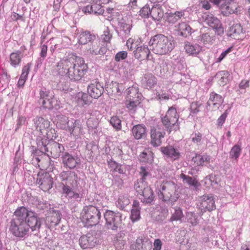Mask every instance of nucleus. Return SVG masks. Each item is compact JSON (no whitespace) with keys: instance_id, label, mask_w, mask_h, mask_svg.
Listing matches in <instances>:
<instances>
[{"instance_id":"nucleus-4","label":"nucleus","mask_w":250,"mask_h":250,"mask_svg":"<svg viewBox=\"0 0 250 250\" xmlns=\"http://www.w3.org/2000/svg\"><path fill=\"white\" fill-rule=\"evenodd\" d=\"M159 198L165 201L175 202L179 197V191L176 185L172 181L163 183L158 188Z\"/></svg>"},{"instance_id":"nucleus-27","label":"nucleus","mask_w":250,"mask_h":250,"mask_svg":"<svg viewBox=\"0 0 250 250\" xmlns=\"http://www.w3.org/2000/svg\"><path fill=\"white\" fill-rule=\"evenodd\" d=\"M72 119L69 120L68 117L63 115H58L55 119L56 126L58 128L67 131L70 127L69 123L72 122Z\"/></svg>"},{"instance_id":"nucleus-37","label":"nucleus","mask_w":250,"mask_h":250,"mask_svg":"<svg viewBox=\"0 0 250 250\" xmlns=\"http://www.w3.org/2000/svg\"><path fill=\"white\" fill-rule=\"evenodd\" d=\"M52 95L53 94L45 88H43L40 90L39 102L40 104L42 105L43 107H51L49 103H45V101H46L48 98L52 97Z\"/></svg>"},{"instance_id":"nucleus-55","label":"nucleus","mask_w":250,"mask_h":250,"mask_svg":"<svg viewBox=\"0 0 250 250\" xmlns=\"http://www.w3.org/2000/svg\"><path fill=\"white\" fill-rule=\"evenodd\" d=\"M111 125L117 130L121 129V120L117 116L112 117L110 121Z\"/></svg>"},{"instance_id":"nucleus-20","label":"nucleus","mask_w":250,"mask_h":250,"mask_svg":"<svg viewBox=\"0 0 250 250\" xmlns=\"http://www.w3.org/2000/svg\"><path fill=\"white\" fill-rule=\"evenodd\" d=\"M97 243V239L95 235L90 233L81 236L79 239V244L83 249L92 248Z\"/></svg>"},{"instance_id":"nucleus-9","label":"nucleus","mask_w":250,"mask_h":250,"mask_svg":"<svg viewBox=\"0 0 250 250\" xmlns=\"http://www.w3.org/2000/svg\"><path fill=\"white\" fill-rule=\"evenodd\" d=\"M35 127L38 131H39L41 136H38L37 139L40 138L52 139L54 136L52 134V131H55L54 129H50V122L46 119L42 117H37L33 120Z\"/></svg>"},{"instance_id":"nucleus-63","label":"nucleus","mask_w":250,"mask_h":250,"mask_svg":"<svg viewBox=\"0 0 250 250\" xmlns=\"http://www.w3.org/2000/svg\"><path fill=\"white\" fill-rule=\"evenodd\" d=\"M86 124L89 129L95 128L98 125V121L95 118H89L86 121Z\"/></svg>"},{"instance_id":"nucleus-26","label":"nucleus","mask_w":250,"mask_h":250,"mask_svg":"<svg viewBox=\"0 0 250 250\" xmlns=\"http://www.w3.org/2000/svg\"><path fill=\"white\" fill-rule=\"evenodd\" d=\"M176 30L177 32V34L179 36L184 37L185 38L188 37V35L195 31L187 23L185 22H182L177 25L176 26Z\"/></svg>"},{"instance_id":"nucleus-23","label":"nucleus","mask_w":250,"mask_h":250,"mask_svg":"<svg viewBox=\"0 0 250 250\" xmlns=\"http://www.w3.org/2000/svg\"><path fill=\"white\" fill-rule=\"evenodd\" d=\"M224 102L223 98L220 95L214 92L210 94L209 100L207 102L208 106L214 110H217Z\"/></svg>"},{"instance_id":"nucleus-32","label":"nucleus","mask_w":250,"mask_h":250,"mask_svg":"<svg viewBox=\"0 0 250 250\" xmlns=\"http://www.w3.org/2000/svg\"><path fill=\"white\" fill-rule=\"evenodd\" d=\"M184 48L187 54L193 56H197L202 50V47L198 44L189 42L185 43Z\"/></svg>"},{"instance_id":"nucleus-2","label":"nucleus","mask_w":250,"mask_h":250,"mask_svg":"<svg viewBox=\"0 0 250 250\" xmlns=\"http://www.w3.org/2000/svg\"><path fill=\"white\" fill-rule=\"evenodd\" d=\"M15 218H13L10 226V231L16 237L22 238L28 234L29 232L28 226L26 221L23 219L25 212L21 213L18 208L14 212Z\"/></svg>"},{"instance_id":"nucleus-29","label":"nucleus","mask_w":250,"mask_h":250,"mask_svg":"<svg viewBox=\"0 0 250 250\" xmlns=\"http://www.w3.org/2000/svg\"><path fill=\"white\" fill-rule=\"evenodd\" d=\"M74 101L80 106L89 104L91 102L90 97L87 94L82 92L76 94L74 97Z\"/></svg>"},{"instance_id":"nucleus-21","label":"nucleus","mask_w":250,"mask_h":250,"mask_svg":"<svg viewBox=\"0 0 250 250\" xmlns=\"http://www.w3.org/2000/svg\"><path fill=\"white\" fill-rule=\"evenodd\" d=\"M61 159L64 167L70 169L75 168L79 163L77 157L66 152L62 154Z\"/></svg>"},{"instance_id":"nucleus-50","label":"nucleus","mask_w":250,"mask_h":250,"mask_svg":"<svg viewBox=\"0 0 250 250\" xmlns=\"http://www.w3.org/2000/svg\"><path fill=\"white\" fill-rule=\"evenodd\" d=\"M45 103H49L51 107H43L44 108L51 109L53 108L59 109L60 107V102L58 101L57 98L54 97L53 95H52V97L48 98L45 101Z\"/></svg>"},{"instance_id":"nucleus-33","label":"nucleus","mask_w":250,"mask_h":250,"mask_svg":"<svg viewBox=\"0 0 250 250\" xmlns=\"http://www.w3.org/2000/svg\"><path fill=\"white\" fill-rule=\"evenodd\" d=\"M119 34L120 36L126 37L130 35L132 25L127 23L124 19H122L118 23Z\"/></svg>"},{"instance_id":"nucleus-7","label":"nucleus","mask_w":250,"mask_h":250,"mask_svg":"<svg viewBox=\"0 0 250 250\" xmlns=\"http://www.w3.org/2000/svg\"><path fill=\"white\" fill-rule=\"evenodd\" d=\"M87 69L86 64L82 58L76 57L69 71L68 78L72 81L80 80L85 74Z\"/></svg>"},{"instance_id":"nucleus-25","label":"nucleus","mask_w":250,"mask_h":250,"mask_svg":"<svg viewBox=\"0 0 250 250\" xmlns=\"http://www.w3.org/2000/svg\"><path fill=\"white\" fill-rule=\"evenodd\" d=\"M244 34L243 28L239 23L232 24L228 31V36L234 39H239Z\"/></svg>"},{"instance_id":"nucleus-43","label":"nucleus","mask_w":250,"mask_h":250,"mask_svg":"<svg viewBox=\"0 0 250 250\" xmlns=\"http://www.w3.org/2000/svg\"><path fill=\"white\" fill-rule=\"evenodd\" d=\"M125 242V234L123 232L118 233L113 240L114 245L119 250L124 248Z\"/></svg>"},{"instance_id":"nucleus-14","label":"nucleus","mask_w":250,"mask_h":250,"mask_svg":"<svg viewBox=\"0 0 250 250\" xmlns=\"http://www.w3.org/2000/svg\"><path fill=\"white\" fill-rule=\"evenodd\" d=\"M203 18L207 25L215 30V32L218 35L221 36L223 34L224 30L222 23L217 17L211 13H205Z\"/></svg>"},{"instance_id":"nucleus-47","label":"nucleus","mask_w":250,"mask_h":250,"mask_svg":"<svg viewBox=\"0 0 250 250\" xmlns=\"http://www.w3.org/2000/svg\"><path fill=\"white\" fill-rule=\"evenodd\" d=\"M185 15L184 11H176L175 13H170L167 16V20L168 22L175 23Z\"/></svg>"},{"instance_id":"nucleus-40","label":"nucleus","mask_w":250,"mask_h":250,"mask_svg":"<svg viewBox=\"0 0 250 250\" xmlns=\"http://www.w3.org/2000/svg\"><path fill=\"white\" fill-rule=\"evenodd\" d=\"M150 16L152 19L159 21L164 16V11L160 4L153 5L151 8Z\"/></svg>"},{"instance_id":"nucleus-28","label":"nucleus","mask_w":250,"mask_h":250,"mask_svg":"<svg viewBox=\"0 0 250 250\" xmlns=\"http://www.w3.org/2000/svg\"><path fill=\"white\" fill-rule=\"evenodd\" d=\"M134 54L136 58L140 61H143L148 59L150 51L147 46L141 45L136 48L134 51Z\"/></svg>"},{"instance_id":"nucleus-10","label":"nucleus","mask_w":250,"mask_h":250,"mask_svg":"<svg viewBox=\"0 0 250 250\" xmlns=\"http://www.w3.org/2000/svg\"><path fill=\"white\" fill-rule=\"evenodd\" d=\"M21 213L25 212L23 219L26 221L28 226V229L30 228L32 231L39 230L41 226L40 218L38 217L36 213L29 210L24 207L18 208Z\"/></svg>"},{"instance_id":"nucleus-24","label":"nucleus","mask_w":250,"mask_h":250,"mask_svg":"<svg viewBox=\"0 0 250 250\" xmlns=\"http://www.w3.org/2000/svg\"><path fill=\"white\" fill-rule=\"evenodd\" d=\"M88 51L92 55H103L106 53L107 48L104 45H102L100 42H96L89 45Z\"/></svg>"},{"instance_id":"nucleus-8","label":"nucleus","mask_w":250,"mask_h":250,"mask_svg":"<svg viewBox=\"0 0 250 250\" xmlns=\"http://www.w3.org/2000/svg\"><path fill=\"white\" fill-rule=\"evenodd\" d=\"M134 188L142 203L147 204L153 201L155 198L154 192L147 183H135Z\"/></svg>"},{"instance_id":"nucleus-41","label":"nucleus","mask_w":250,"mask_h":250,"mask_svg":"<svg viewBox=\"0 0 250 250\" xmlns=\"http://www.w3.org/2000/svg\"><path fill=\"white\" fill-rule=\"evenodd\" d=\"M95 38V36L91 34L89 31H82L79 35L78 42L82 44H85L89 42L94 41Z\"/></svg>"},{"instance_id":"nucleus-36","label":"nucleus","mask_w":250,"mask_h":250,"mask_svg":"<svg viewBox=\"0 0 250 250\" xmlns=\"http://www.w3.org/2000/svg\"><path fill=\"white\" fill-rule=\"evenodd\" d=\"M61 214L58 210L50 212L46 218V223H49L51 226L57 225L61 220Z\"/></svg>"},{"instance_id":"nucleus-5","label":"nucleus","mask_w":250,"mask_h":250,"mask_svg":"<svg viewBox=\"0 0 250 250\" xmlns=\"http://www.w3.org/2000/svg\"><path fill=\"white\" fill-rule=\"evenodd\" d=\"M100 218V210L94 206L84 207L81 213L82 221L87 227L96 225L99 223Z\"/></svg>"},{"instance_id":"nucleus-16","label":"nucleus","mask_w":250,"mask_h":250,"mask_svg":"<svg viewBox=\"0 0 250 250\" xmlns=\"http://www.w3.org/2000/svg\"><path fill=\"white\" fill-rule=\"evenodd\" d=\"M165 131L160 125L152 127L150 130L151 144L155 147L160 146L162 143V139L165 135Z\"/></svg>"},{"instance_id":"nucleus-34","label":"nucleus","mask_w":250,"mask_h":250,"mask_svg":"<svg viewBox=\"0 0 250 250\" xmlns=\"http://www.w3.org/2000/svg\"><path fill=\"white\" fill-rule=\"evenodd\" d=\"M161 152L173 160L177 159L180 156V153L178 149L171 146L162 147L160 148Z\"/></svg>"},{"instance_id":"nucleus-3","label":"nucleus","mask_w":250,"mask_h":250,"mask_svg":"<svg viewBox=\"0 0 250 250\" xmlns=\"http://www.w3.org/2000/svg\"><path fill=\"white\" fill-rule=\"evenodd\" d=\"M40 138L38 139V147L42 153H45L48 156L54 159L59 158L61 153L64 150V146L56 142H51L48 143V139L45 138Z\"/></svg>"},{"instance_id":"nucleus-1","label":"nucleus","mask_w":250,"mask_h":250,"mask_svg":"<svg viewBox=\"0 0 250 250\" xmlns=\"http://www.w3.org/2000/svg\"><path fill=\"white\" fill-rule=\"evenodd\" d=\"M149 44L152 51L156 54L165 55L171 52L175 47V42L170 38L161 34L152 37Z\"/></svg>"},{"instance_id":"nucleus-35","label":"nucleus","mask_w":250,"mask_h":250,"mask_svg":"<svg viewBox=\"0 0 250 250\" xmlns=\"http://www.w3.org/2000/svg\"><path fill=\"white\" fill-rule=\"evenodd\" d=\"M157 83L156 77L152 74H146L142 80V83L144 87L151 88Z\"/></svg>"},{"instance_id":"nucleus-54","label":"nucleus","mask_w":250,"mask_h":250,"mask_svg":"<svg viewBox=\"0 0 250 250\" xmlns=\"http://www.w3.org/2000/svg\"><path fill=\"white\" fill-rule=\"evenodd\" d=\"M140 103L139 100L129 99L126 98L125 105L129 110H134Z\"/></svg>"},{"instance_id":"nucleus-19","label":"nucleus","mask_w":250,"mask_h":250,"mask_svg":"<svg viewBox=\"0 0 250 250\" xmlns=\"http://www.w3.org/2000/svg\"><path fill=\"white\" fill-rule=\"evenodd\" d=\"M70 127L67 131L75 139H78L84 134V129L81 122L79 120L72 119Z\"/></svg>"},{"instance_id":"nucleus-51","label":"nucleus","mask_w":250,"mask_h":250,"mask_svg":"<svg viewBox=\"0 0 250 250\" xmlns=\"http://www.w3.org/2000/svg\"><path fill=\"white\" fill-rule=\"evenodd\" d=\"M82 197V194L78 193L72 189L65 198L71 202H80Z\"/></svg>"},{"instance_id":"nucleus-12","label":"nucleus","mask_w":250,"mask_h":250,"mask_svg":"<svg viewBox=\"0 0 250 250\" xmlns=\"http://www.w3.org/2000/svg\"><path fill=\"white\" fill-rule=\"evenodd\" d=\"M197 207L202 213L215 209L214 199L211 195H204L197 199Z\"/></svg>"},{"instance_id":"nucleus-6","label":"nucleus","mask_w":250,"mask_h":250,"mask_svg":"<svg viewBox=\"0 0 250 250\" xmlns=\"http://www.w3.org/2000/svg\"><path fill=\"white\" fill-rule=\"evenodd\" d=\"M179 118L176 109L173 107L169 108L165 116L161 118L163 125L169 133L173 130L176 131L179 129Z\"/></svg>"},{"instance_id":"nucleus-13","label":"nucleus","mask_w":250,"mask_h":250,"mask_svg":"<svg viewBox=\"0 0 250 250\" xmlns=\"http://www.w3.org/2000/svg\"><path fill=\"white\" fill-rule=\"evenodd\" d=\"M75 59V56L70 55L68 57L61 60L58 63L55 69L57 72V74L61 76L67 75L68 76L70 67L73 64Z\"/></svg>"},{"instance_id":"nucleus-11","label":"nucleus","mask_w":250,"mask_h":250,"mask_svg":"<svg viewBox=\"0 0 250 250\" xmlns=\"http://www.w3.org/2000/svg\"><path fill=\"white\" fill-rule=\"evenodd\" d=\"M104 217L105 225L108 229L116 230L121 223L122 214L120 212L107 210L104 214Z\"/></svg>"},{"instance_id":"nucleus-44","label":"nucleus","mask_w":250,"mask_h":250,"mask_svg":"<svg viewBox=\"0 0 250 250\" xmlns=\"http://www.w3.org/2000/svg\"><path fill=\"white\" fill-rule=\"evenodd\" d=\"M126 98L133 100H139L141 99L142 94L139 92L138 88L137 86L129 87L127 90Z\"/></svg>"},{"instance_id":"nucleus-31","label":"nucleus","mask_w":250,"mask_h":250,"mask_svg":"<svg viewBox=\"0 0 250 250\" xmlns=\"http://www.w3.org/2000/svg\"><path fill=\"white\" fill-rule=\"evenodd\" d=\"M198 40L205 45H211L215 40V36L211 30L208 29L201 34Z\"/></svg>"},{"instance_id":"nucleus-22","label":"nucleus","mask_w":250,"mask_h":250,"mask_svg":"<svg viewBox=\"0 0 250 250\" xmlns=\"http://www.w3.org/2000/svg\"><path fill=\"white\" fill-rule=\"evenodd\" d=\"M103 91V87L97 82L91 83L87 87V92L90 98H99L102 94Z\"/></svg>"},{"instance_id":"nucleus-53","label":"nucleus","mask_w":250,"mask_h":250,"mask_svg":"<svg viewBox=\"0 0 250 250\" xmlns=\"http://www.w3.org/2000/svg\"><path fill=\"white\" fill-rule=\"evenodd\" d=\"M128 146L126 143L123 142L121 143L119 146H118L116 148H114V152L119 157L122 158L125 152V149Z\"/></svg>"},{"instance_id":"nucleus-56","label":"nucleus","mask_w":250,"mask_h":250,"mask_svg":"<svg viewBox=\"0 0 250 250\" xmlns=\"http://www.w3.org/2000/svg\"><path fill=\"white\" fill-rule=\"evenodd\" d=\"M188 221L193 226L196 225L198 222L199 220L198 216L193 212H189L187 214Z\"/></svg>"},{"instance_id":"nucleus-49","label":"nucleus","mask_w":250,"mask_h":250,"mask_svg":"<svg viewBox=\"0 0 250 250\" xmlns=\"http://www.w3.org/2000/svg\"><path fill=\"white\" fill-rule=\"evenodd\" d=\"M180 177L183 179L184 183H187L189 186L196 188L198 186V183L193 177H190L184 174H181Z\"/></svg>"},{"instance_id":"nucleus-42","label":"nucleus","mask_w":250,"mask_h":250,"mask_svg":"<svg viewBox=\"0 0 250 250\" xmlns=\"http://www.w3.org/2000/svg\"><path fill=\"white\" fill-rule=\"evenodd\" d=\"M140 178L135 183H146V180L151 177L150 169L148 167L141 166L139 171Z\"/></svg>"},{"instance_id":"nucleus-64","label":"nucleus","mask_w":250,"mask_h":250,"mask_svg":"<svg viewBox=\"0 0 250 250\" xmlns=\"http://www.w3.org/2000/svg\"><path fill=\"white\" fill-rule=\"evenodd\" d=\"M111 37L112 35L109 32V29L106 27L104 31V33L101 36V38L104 42H109Z\"/></svg>"},{"instance_id":"nucleus-39","label":"nucleus","mask_w":250,"mask_h":250,"mask_svg":"<svg viewBox=\"0 0 250 250\" xmlns=\"http://www.w3.org/2000/svg\"><path fill=\"white\" fill-rule=\"evenodd\" d=\"M31 65L32 64L31 63H28L23 67L22 69V73L17 83L18 87H22L24 85L25 82L27 80V76L29 74Z\"/></svg>"},{"instance_id":"nucleus-30","label":"nucleus","mask_w":250,"mask_h":250,"mask_svg":"<svg viewBox=\"0 0 250 250\" xmlns=\"http://www.w3.org/2000/svg\"><path fill=\"white\" fill-rule=\"evenodd\" d=\"M146 128L145 125L139 124L133 126L131 132L135 139L139 140L146 136Z\"/></svg>"},{"instance_id":"nucleus-58","label":"nucleus","mask_w":250,"mask_h":250,"mask_svg":"<svg viewBox=\"0 0 250 250\" xmlns=\"http://www.w3.org/2000/svg\"><path fill=\"white\" fill-rule=\"evenodd\" d=\"M183 216L182 210L180 208L175 209V211L170 218L171 221L180 220Z\"/></svg>"},{"instance_id":"nucleus-18","label":"nucleus","mask_w":250,"mask_h":250,"mask_svg":"<svg viewBox=\"0 0 250 250\" xmlns=\"http://www.w3.org/2000/svg\"><path fill=\"white\" fill-rule=\"evenodd\" d=\"M37 183L40 185V188L44 191H46L52 187L53 179L47 172L39 174Z\"/></svg>"},{"instance_id":"nucleus-17","label":"nucleus","mask_w":250,"mask_h":250,"mask_svg":"<svg viewBox=\"0 0 250 250\" xmlns=\"http://www.w3.org/2000/svg\"><path fill=\"white\" fill-rule=\"evenodd\" d=\"M59 178L62 182V185H67L71 186H76L78 182V176L76 173L72 171H63L59 174Z\"/></svg>"},{"instance_id":"nucleus-61","label":"nucleus","mask_w":250,"mask_h":250,"mask_svg":"<svg viewBox=\"0 0 250 250\" xmlns=\"http://www.w3.org/2000/svg\"><path fill=\"white\" fill-rule=\"evenodd\" d=\"M104 12V9L100 3H93V14H97L99 15L103 14Z\"/></svg>"},{"instance_id":"nucleus-48","label":"nucleus","mask_w":250,"mask_h":250,"mask_svg":"<svg viewBox=\"0 0 250 250\" xmlns=\"http://www.w3.org/2000/svg\"><path fill=\"white\" fill-rule=\"evenodd\" d=\"M241 149L240 146L238 145L234 146L231 149L229 152L230 158L232 159V162H237L241 154Z\"/></svg>"},{"instance_id":"nucleus-59","label":"nucleus","mask_w":250,"mask_h":250,"mask_svg":"<svg viewBox=\"0 0 250 250\" xmlns=\"http://www.w3.org/2000/svg\"><path fill=\"white\" fill-rule=\"evenodd\" d=\"M151 14V9L148 5L144 6L140 11V15L143 18H148Z\"/></svg>"},{"instance_id":"nucleus-62","label":"nucleus","mask_w":250,"mask_h":250,"mask_svg":"<svg viewBox=\"0 0 250 250\" xmlns=\"http://www.w3.org/2000/svg\"><path fill=\"white\" fill-rule=\"evenodd\" d=\"M72 189L70 185L65 184L62 185V196L66 198Z\"/></svg>"},{"instance_id":"nucleus-52","label":"nucleus","mask_w":250,"mask_h":250,"mask_svg":"<svg viewBox=\"0 0 250 250\" xmlns=\"http://www.w3.org/2000/svg\"><path fill=\"white\" fill-rule=\"evenodd\" d=\"M108 165L111 169L114 171L118 172L120 174H123L124 173V169L123 168L122 166L117 163L114 161L110 160L108 162Z\"/></svg>"},{"instance_id":"nucleus-38","label":"nucleus","mask_w":250,"mask_h":250,"mask_svg":"<svg viewBox=\"0 0 250 250\" xmlns=\"http://www.w3.org/2000/svg\"><path fill=\"white\" fill-rule=\"evenodd\" d=\"M23 57V53L20 50L12 52L10 55V63L14 67L20 65L21 59Z\"/></svg>"},{"instance_id":"nucleus-45","label":"nucleus","mask_w":250,"mask_h":250,"mask_svg":"<svg viewBox=\"0 0 250 250\" xmlns=\"http://www.w3.org/2000/svg\"><path fill=\"white\" fill-rule=\"evenodd\" d=\"M210 160L211 157L207 154L203 155H196L192 158V161L197 166L203 165L205 163H209L210 161Z\"/></svg>"},{"instance_id":"nucleus-60","label":"nucleus","mask_w":250,"mask_h":250,"mask_svg":"<svg viewBox=\"0 0 250 250\" xmlns=\"http://www.w3.org/2000/svg\"><path fill=\"white\" fill-rule=\"evenodd\" d=\"M130 218L133 222L139 220L140 219V209H131Z\"/></svg>"},{"instance_id":"nucleus-57","label":"nucleus","mask_w":250,"mask_h":250,"mask_svg":"<svg viewBox=\"0 0 250 250\" xmlns=\"http://www.w3.org/2000/svg\"><path fill=\"white\" fill-rule=\"evenodd\" d=\"M139 160L142 162L149 163L152 160V155L146 152H142L139 156Z\"/></svg>"},{"instance_id":"nucleus-46","label":"nucleus","mask_w":250,"mask_h":250,"mask_svg":"<svg viewBox=\"0 0 250 250\" xmlns=\"http://www.w3.org/2000/svg\"><path fill=\"white\" fill-rule=\"evenodd\" d=\"M130 203V200L127 195H120L116 202V206L120 208L124 209Z\"/></svg>"},{"instance_id":"nucleus-15","label":"nucleus","mask_w":250,"mask_h":250,"mask_svg":"<svg viewBox=\"0 0 250 250\" xmlns=\"http://www.w3.org/2000/svg\"><path fill=\"white\" fill-rule=\"evenodd\" d=\"M215 5H220V9L221 13L225 16L237 13V8L236 5L231 2V0H210Z\"/></svg>"}]
</instances>
